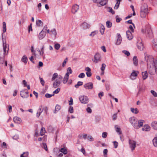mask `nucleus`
<instances>
[{
  "mask_svg": "<svg viewBox=\"0 0 157 157\" xmlns=\"http://www.w3.org/2000/svg\"><path fill=\"white\" fill-rule=\"evenodd\" d=\"M145 59L147 62L148 67H150L149 72L151 75L154 74L157 69V60H154L152 56H145Z\"/></svg>",
  "mask_w": 157,
  "mask_h": 157,
  "instance_id": "nucleus-1",
  "label": "nucleus"
},
{
  "mask_svg": "<svg viewBox=\"0 0 157 157\" xmlns=\"http://www.w3.org/2000/svg\"><path fill=\"white\" fill-rule=\"evenodd\" d=\"M148 13L147 5L143 4L141 7L140 16L142 18H145Z\"/></svg>",
  "mask_w": 157,
  "mask_h": 157,
  "instance_id": "nucleus-2",
  "label": "nucleus"
},
{
  "mask_svg": "<svg viewBox=\"0 0 157 157\" xmlns=\"http://www.w3.org/2000/svg\"><path fill=\"white\" fill-rule=\"evenodd\" d=\"M62 78L63 77L61 75L58 76V78L53 83V86L54 88H56L59 86Z\"/></svg>",
  "mask_w": 157,
  "mask_h": 157,
  "instance_id": "nucleus-3",
  "label": "nucleus"
},
{
  "mask_svg": "<svg viewBox=\"0 0 157 157\" xmlns=\"http://www.w3.org/2000/svg\"><path fill=\"white\" fill-rule=\"evenodd\" d=\"M79 99L81 103L83 104L87 103L89 101L88 98L85 96H81L79 97Z\"/></svg>",
  "mask_w": 157,
  "mask_h": 157,
  "instance_id": "nucleus-4",
  "label": "nucleus"
},
{
  "mask_svg": "<svg viewBox=\"0 0 157 157\" xmlns=\"http://www.w3.org/2000/svg\"><path fill=\"white\" fill-rule=\"evenodd\" d=\"M129 121L133 125L134 128H137V121L136 120L135 117H131L129 119Z\"/></svg>",
  "mask_w": 157,
  "mask_h": 157,
  "instance_id": "nucleus-5",
  "label": "nucleus"
},
{
  "mask_svg": "<svg viewBox=\"0 0 157 157\" xmlns=\"http://www.w3.org/2000/svg\"><path fill=\"white\" fill-rule=\"evenodd\" d=\"M129 143L130 145V147L131 148L132 151L135 149L136 147V142L133 140H129Z\"/></svg>",
  "mask_w": 157,
  "mask_h": 157,
  "instance_id": "nucleus-6",
  "label": "nucleus"
},
{
  "mask_svg": "<svg viewBox=\"0 0 157 157\" xmlns=\"http://www.w3.org/2000/svg\"><path fill=\"white\" fill-rule=\"evenodd\" d=\"M84 87L86 89L92 90L93 88V84L91 82H88L84 85Z\"/></svg>",
  "mask_w": 157,
  "mask_h": 157,
  "instance_id": "nucleus-7",
  "label": "nucleus"
},
{
  "mask_svg": "<svg viewBox=\"0 0 157 157\" xmlns=\"http://www.w3.org/2000/svg\"><path fill=\"white\" fill-rule=\"evenodd\" d=\"M101 57L100 54L98 53H97L94 56V62L95 63H97L98 62L101 61Z\"/></svg>",
  "mask_w": 157,
  "mask_h": 157,
  "instance_id": "nucleus-8",
  "label": "nucleus"
},
{
  "mask_svg": "<svg viewBox=\"0 0 157 157\" xmlns=\"http://www.w3.org/2000/svg\"><path fill=\"white\" fill-rule=\"evenodd\" d=\"M79 9V6L77 4L74 5L72 8L71 12L74 14H75L77 12Z\"/></svg>",
  "mask_w": 157,
  "mask_h": 157,
  "instance_id": "nucleus-9",
  "label": "nucleus"
},
{
  "mask_svg": "<svg viewBox=\"0 0 157 157\" xmlns=\"http://www.w3.org/2000/svg\"><path fill=\"white\" fill-rule=\"evenodd\" d=\"M137 46L138 48L140 51H142L144 49V46L141 41H140L137 42Z\"/></svg>",
  "mask_w": 157,
  "mask_h": 157,
  "instance_id": "nucleus-10",
  "label": "nucleus"
},
{
  "mask_svg": "<svg viewBox=\"0 0 157 157\" xmlns=\"http://www.w3.org/2000/svg\"><path fill=\"white\" fill-rule=\"evenodd\" d=\"M146 33L148 34L150 37H151L153 36L152 31L150 27L148 26V28L146 29Z\"/></svg>",
  "mask_w": 157,
  "mask_h": 157,
  "instance_id": "nucleus-11",
  "label": "nucleus"
},
{
  "mask_svg": "<svg viewBox=\"0 0 157 157\" xmlns=\"http://www.w3.org/2000/svg\"><path fill=\"white\" fill-rule=\"evenodd\" d=\"M46 34V32L42 30L39 35V38L40 40L42 39L44 37Z\"/></svg>",
  "mask_w": 157,
  "mask_h": 157,
  "instance_id": "nucleus-12",
  "label": "nucleus"
},
{
  "mask_svg": "<svg viewBox=\"0 0 157 157\" xmlns=\"http://www.w3.org/2000/svg\"><path fill=\"white\" fill-rule=\"evenodd\" d=\"M144 120H140L137 121V124H136L137 125V128H135L136 129H138L139 128L142 127L143 125V122H144Z\"/></svg>",
  "mask_w": 157,
  "mask_h": 157,
  "instance_id": "nucleus-13",
  "label": "nucleus"
},
{
  "mask_svg": "<svg viewBox=\"0 0 157 157\" xmlns=\"http://www.w3.org/2000/svg\"><path fill=\"white\" fill-rule=\"evenodd\" d=\"M3 43L4 52V54H5L6 53V48H7V51H8L9 50V45L8 44H6V42L4 43L3 40Z\"/></svg>",
  "mask_w": 157,
  "mask_h": 157,
  "instance_id": "nucleus-14",
  "label": "nucleus"
},
{
  "mask_svg": "<svg viewBox=\"0 0 157 157\" xmlns=\"http://www.w3.org/2000/svg\"><path fill=\"white\" fill-rule=\"evenodd\" d=\"M21 96L23 98H27L29 97L28 95L25 94V90H22L20 91Z\"/></svg>",
  "mask_w": 157,
  "mask_h": 157,
  "instance_id": "nucleus-15",
  "label": "nucleus"
},
{
  "mask_svg": "<svg viewBox=\"0 0 157 157\" xmlns=\"http://www.w3.org/2000/svg\"><path fill=\"white\" fill-rule=\"evenodd\" d=\"M81 26L83 28V29H86L89 28L90 27V25L87 23L85 22L82 24Z\"/></svg>",
  "mask_w": 157,
  "mask_h": 157,
  "instance_id": "nucleus-16",
  "label": "nucleus"
},
{
  "mask_svg": "<svg viewBox=\"0 0 157 157\" xmlns=\"http://www.w3.org/2000/svg\"><path fill=\"white\" fill-rule=\"evenodd\" d=\"M126 35L127 37L128 40H131L133 38L132 34L130 31L128 30L126 32Z\"/></svg>",
  "mask_w": 157,
  "mask_h": 157,
  "instance_id": "nucleus-17",
  "label": "nucleus"
},
{
  "mask_svg": "<svg viewBox=\"0 0 157 157\" xmlns=\"http://www.w3.org/2000/svg\"><path fill=\"white\" fill-rule=\"evenodd\" d=\"M153 47L155 50L157 51V39L153 40Z\"/></svg>",
  "mask_w": 157,
  "mask_h": 157,
  "instance_id": "nucleus-18",
  "label": "nucleus"
},
{
  "mask_svg": "<svg viewBox=\"0 0 157 157\" xmlns=\"http://www.w3.org/2000/svg\"><path fill=\"white\" fill-rule=\"evenodd\" d=\"M151 126L154 129L157 130V121H154L152 122Z\"/></svg>",
  "mask_w": 157,
  "mask_h": 157,
  "instance_id": "nucleus-19",
  "label": "nucleus"
},
{
  "mask_svg": "<svg viewBox=\"0 0 157 157\" xmlns=\"http://www.w3.org/2000/svg\"><path fill=\"white\" fill-rule=\"evenodd\" d=\"M68 78L69 75H68V73H66L63 79V82L64 84H65L67 82L68 80Z\"/></svg>",
  "mask_w": 157,
  "mask_h": 157,
  "instance_id": "nucleus-20",
  "label": "nucleus"
},
{
  "mask_svg": "<svg viewBox=\"0 0 157 157\" xmlns=\"http://www.w3.org/2000/svg\"><path fill=\"white\" fill-rule=\"evenodd\" d=\"M150 127L148 125H145L144 127L142 128V130L143 131H148L150 130Z\"/></svg>",
  "mask_w": 157,
  "mask_h": 157,
  "instance_id": "nucleus-21",
  "label": "nucleus"
},
{
  "mask_svg": "<svg viewBox=\"0 0 157 157\" xmlns=\"http://www.w3.org/2000/svg\"><path fill=\"white\" fill-rule=\"evenodd\" d=\"M13 120L14 122L15 123H18V121L20 122H21V119L17 117H14Z\"/></svg>",
  "mask_w": 157,
  "mask_h": 157,
  "instance_id": "nucleus-22",
  "label": "nucleus"
},
{
  "mask_svg": "<svg viewBox=\"0 0 157 157\" xmlns=\"http://www.w3.org/2000/svg\"><path fill=\"white\" fill-rule=\"evenodd\" d=\"M108 1V0H100L99 4L101 6H104L106 4Z\"/></svg>",
  "mask_w": 157,
  "mask_h": 157,
  "instance_id": "nucleus-23",
  "label": "nucleus"
},
{
  "mask_svg": "<svg viewBox=\"0 0 157 157\" xmlns=\"http://www.w3.org/2000/svg\"><path fill=\"white\" fill-rule=\"evenodd\" d=\"M133 61L134 64L136 66L138 65V61L137 57L136 56H134L133 58Z\"/></svg>",
  "mask_w": 157,
  "mask_h": 157,
  "instance_id": "nucleus-24",
  "label": "nucleus"
},
{
  "mask_svg": "<svg viewBox=\"0 0 157 157\" xmlns=\"http://www.w3.org/2000/svg\"><path fill=\"white\" fill-rule=\"evenodd\" d=\"M139 72L138 71H134L132 72L131 75V79H134V78H132L133 76V77H136L137 76Z\"/></svg>",
  "mask_w": 157,
  "mask_h": 157,
  "instance_id": "nucleus-25",
  "label": "nucleus"
},
{
  "mask_svg": "<svg viewBox=\"0 0 157 157\" xmlns=\"http://www.w3.org/2000/svg\"><path fill=\"white\" fill-rule=\"evenodd\" d=\"M117 1V3L114 7V9H117L119 7V5L120 3V2L122 0H116Z\"/></svg>",
  "mask_w": 157,
  "mask_h": 157,
  "instance_id": "nucleus-26",
  "label": "nucleus"
},
{
  "mask_svg": "<svg viewBox=\"0 0 157 157\" xmlns=\"http://www.w3.org/2000/svg\"><path fill=\"white\" fill-rule=\"evenodd\" d=\"M42 106H41L40 107L38 110V112L36 113V116L37 117H39L41 113L43 112V110H41V108Z\"/></svg>",
  "mask_w": 157,
  "mask_h": 157,
  "instance_id": "nucleus-27",
  "label": "nucleus"
},
{
  "mask_svg": "<svg viewBox=\"0 0 157 157\" xmlns=\"http://www.w3.org/2000/svg\"><path fill=\"white\" fill-rule=\"evenodd\" d=\"M142 76L143 80H145L147 77V71L142 72Z\"/></svg>",
  "mask_w": 157,
  "mask_h": 157,
  "instance_id": "nucleus-28",
  "label": "nucleus"
},
{
  "mask_svg": "<svg viewBox=\"0 0 157 157\" xmlns=\"http://www.w3.org/2000/svg\"><path fill=\"white\" fill-rule=\"evenodd\" d=\"M152 141L153 145L154 146L157 147V134L156 136L154 138Z\"/></svg>",
  "mask_w": 157,
  "mask_h": 157,
  "instance_id": "nucleus-29",
  "label": "nucleus"
},
{
  "mask_svg": "<svg viewBox=\"0 0 157 157\" xmlns=\"http://www.w3.org/2000/svg\"><path fill=\"white\" fill-rule=\"evenodd\" d=\"M130 109L131 111L133 113L137 114L139 112V111L137 108L135 109L134 108H131Z\"/></svg>",
  "mask_w": 157,
  "mask_h": 157,
  "instance_id": "nucleus-30",
  "label": "nucleus"
},
{
  "mask_svg": "<svg viewBox=\"0 0 157 157\" xmlns=\"http://www.w3.org/2000/svg\"><path fill=\"white\" fill-rule=\"evenodd\" d=\"M27 58L25 55H24L21 59V61L22 62L26 63L27 61Z\"/></svg>",
  "mask_w": 157,
  "mask_h": 157,
  "instance_id": "nucleus-31",
  "label": "nucleus"
},
{
  "mask_svg": "<svg viewBox=\"0 0 157 157\" xmlns=\"http://www.w3.org/2000/svg\"><path fill=\"white\" fill-rule=\"evenodd\" d=\"M58 74L57 73H54L52 76V77L51 79V80L52 81H54L56 78H58Z\"/></svg>",
  "mask_w": 157,
  "mask_h": 157,
  "instance_id": "nucleus-32",
  "label": "nucleus"
},
{
  "mask_svg": "<svg viewBox=\"0 0 157 157\" xmlns=\"http://www.w3.org/2000/svg\"><path fill=\"white\" fill-rule=\"evenodd\" d=\"M61 108V107L60 105H57L56 106L55 109L54 113H56V112H57L58 111H59V110H60Z\"/></svg>",
  "mask_w": 157,
  "mask_h": 157,
  "instance_id": "nucleus-33",
  "label": "nucleus"
},
{
  "mask_svg": "<svg viewBox=\"0 0 157 157\" xmlns=\"http://www.w3.org/2000/svg\"><path fill=\"white\" fill-rule=\"evenodd\" d=\"M36 25L38 26H41L42 25L43 22L40 20H38L36 21Z\"/></svg>",
  "mask_w": 157,
  "mask_h": 157,
  "instance_id": "nucleus-34",
  "label": "nucleus"
},
{
  "mask_svg": "<svg viewBox=\"0 0 157 157\" xmlns=\"http://www.w3.org/2000/svg\"><path fill=\"white\" fill-rule=\"evenodd\" d=\"M105 30V28L104 26L102 24H101V29L100 30V32L102 35L104 34Z\"/></svg>",
  "mask_w": 157,
  "mask_h": 157,
  "instance_id": "nucleus-35",
  "label": "nucleus"
},
{
  "mask_svg": "<svg viewBox=\"0 0 157 157\" xmlns=\"http://www.w3.org/2000/svg\"><path fill=\"white\" fill-rule=\"evenodd\" d=\"M45 132V130L44 128L42 127L40 130V134L41 136L43 135Z\"/></svg>",
  "mask_w": 157,
  "mask_h": 157,
  "instance_id": "nucleus-36",
  "label": "nucleus"
},
{
  "mask_svg": "<svg viewBox=\"0 0 157 157\" xmlns=\"http://www.w3.org/2000/svg\"><path fill=\"white\" fill-rule=\"evenodd\" d=\"M92 104H89L87 105L88 107L86 108V110L87 112L89 113H91L92 112V110L90 108L89 106H90Z\"/></svg>",
  "mask_w": 157,
  "mask_h": 157,
  "instance_id": "nucleus-37",
  "label": "nucleus"
},
{
  "mask_svg": "<svg viewBox=\"0 0 157 157\" xmlns=\"http://www.w3.org/2000/svg\"><path fill=\"white\" fill-rule=\"evenodd\" d=\"M107 11L113 14L115 13V12L113 10L111 7H108Z\"/></svg>",
  "mask_w": 157,
  "mask_h": 157,
  "instance_id": "nucleus-38",
  "label": "nucleus"
},
{
  "mask_svg": "<svg viewBox=\"0 0 157 157\" xmlns=\"http://www.w3.org/2000/svg\"><path fill=\"white\" fill-rule=\"evenodd\" d=\"M106 26L108 28L111 27L112 26V23L108 21L106 22Z\"/></svg>",
  "mask_w": 157,
  "mask_h": 157,
  "instance_id": "nucleus-39",
  "label": "nucleus"
},
{
  "mask_svg": "<svg viewBox=\"0 0 157 157\" xmlns=\"http://www.w3.org/2000/svg\"><path fill=\"white\" fill-rule=\"evenodd\" d=\"M60 151L61 152L63 153L64 154H66L67 152L66 149L63 148H61L60 149Z\"/></svg>",
  "mask_w": 157,
  "mask_h": 157,
  "instance_id": "nucleus-40",
  "label": "nucleus"
},
{
  "mask_svg": "<svg viewBox=\"0 0 157 157\" xmlns=\"http://www.w3.org/2000/svg\"><path fill=\"white\" fill-rule=\"evenodd\" d=\"M3 33H5L6 31V23L5 22H3Z\"/></svg>",
  "mask_w": 157,
  "mask_h": 157,
  "instance_id": "nucleus-41",
  "label": "nucleus"
},
{
  "mask_svg": "<svg viewBox=\"0 0 157 157\" xmlns=\"http://www.w3.org/2000/svg\"><path fill=\"white\" fill-rule=\"evenodd\" d=\"M29 155V153L28 152L23 153L21 155V157H27Z\"/></svg>",
  "mask_w": 157,
  "mask_h": 157,
  "instance_id": "nucleus-42",
  "label": "nucleus"
},
{
  "mask_svg": "<svg viewBox=\"0 0 157 157\" xmlns=\"http://www.w3.org/2000/svg\"><path fill=\"white\" fill-rule=\"evenodd\" d=\"M48 129L49 131L50 132H53L55 130L54 128L52 126H49Z\"/></svg>",
  "mask_w": 157,
  "mask_h": 157,
  "instance_id": "nucleus-43",
  "label": "nucleus"
},
{
  "mask_svg": "<svg viewBox=\"0 0 157 157\" xmlns=\"http://www.w3.org/2000/svg\"><path fill=\"white\" fill-rule=\"evenodd\" d=\"M83 84V82H82L79 81L78 82L77 84L75 85V87L78 88L79 86H82Z\"/></svg>",
  "mask_w": 157,
  "mask_h": 157,
  "instance_id": "nucleus-44",
  "label": "nucleus"
},
{
  "mask_svg": "<svg viewBox=\"0 0 157 157\" xmlns=\"http://www.w3.org/2000/svg\"><path fill=\"white\" fill-rule=\"evenodd\" d=\"M44 46L43 45L42 48L41 49V51L39 50V52H40V55H43L44 53Z\"/></svg>",
  "mask_w": 157,
  "mask_h": 157,
  "instance_id": "nucleus-45",
  "label": "nucleus"
},
{
  "mask_svg": "<svg viewBox=\"0 0 157 157\" xmlns=\"http://www.w3.org/2000/svg\"><path fill=\"white\" fill-rule=\"evenodd\" d=\"M115 128H116V132H118L119 134H121V131L120 128L118 127L117 126H115Z\"/></svg>",
  "mask_w": 157,
  "mask_h": 157,
  "instance_id": "nucleus-46",
  "label": "nucleus"
},
{
  "mask_svg": "<svg viewBox=\"0 0 157 157\" xmlns=\"http://www.w3.org/2000/svg\"><path fill=\"white\" fill-rule=\"evenodd\" d=\"M98 33L97 31H94L92 32L90 34V36H94L95 35L97 34Z\"/></svg>",
  "mask_w": 157,
  "mask_h": 157,
  "instance_id": "nucleus-47",
  "label": "nucleus"
},
{
  "mask_svg": "<svg viewBox=\"0 0 157 157\" xmlns=\"http://www.w3.org/2000/svg\"><path fill=\"white\" fill-rule=\"evenodd\" d=\"M87 134H86L83 135H80L78 136V137L80 138H81L82 137L84 139H86L87 137Z\"/></svg>",
  "mask_w": 157,
  "mask_h": 157,
  "instance_id": "nucleus-48",
  "label": "nucleus"
},
{
  "mask_svg": "<svg viewBox=\"0 0 157 157\" xmlns=\"http://www.w3.org/2000/svg\"><path fill=\"white\" fill-rule=\"evenodd\" d=\"M72 71L71 68L70 67H68L67 69V73H68V75H69V74L72 73Z\"/></svg>",
  "mask_w": 157,
  "mask_h": 157,
  "instance_id": "nucleus-49",
  "label": "nucleus"
},
{
  "mask_svg": "<svg viewBox=\"0 0 157 157\" xmlns=\"http://www.w3.org/2000/svg\"><path fill=\"white\" fill-rule=\"evenodd\" d=\"M60 47V45L59 44H56L54 45L55 48L56 50L59 49Z\"/></svg>",
  "mask_w": 157,
  "mask_h": 157,
  "instance_id": "nucleus-50",
  "label": "nucleus"
},
{
  "mask_svg": "<svg viewBox=\"0 0 157 157\" xmlns=\"http://www.w3.org/2000/svg\"><path fill=\"white\" fill-rule=\"evenodd\" d=\"M68 111L70 113H73L74 112L73 107L71 106H70L69 107Z\"/></svg>",
  "mask_w": 157,
  "mask_h": 157,
  "instance_id": "nucleus-51",
  "label": "nucleus"
},
{
  "mask_svg": "<svg viewBox=\"0 0 157 157\" xmlns=\"http://www.w3.org/2000/svg\"><path fill=\"white\" fill-rule=\"evenodd\" d=\"M151 94L154 96L155 97H157V94L155 91L153 90H151Z\"/></svg>",
  "mask_w": 157,
  "mask_h": 157,
  "instance_id": "nucleus-52",
  "label": "nucleus"
},
{
  "mask_svg": "<svg viewBox=\"0 0 157 157\" xmlns=\"http://www.w3.org/2000/svg\"><path fill=\"white\" fill-rule=\"evenodd\" d=\"M108 150L107 149H105L103 151L104 155L105 157H106L107 155Z\"/></svg>",
  "mask_w": 157,
  "mask_h": 157,
  "instance_id": "nucleus-53",
  "label": "nucleus"
},
{
  "mask_svg": "<svg viewBox=\"0 0 157 157\" xmlns=\"http://www.w3.org/2000/svg\"><path fill=\"white\" fill-rule=\"evenodd\" d=\"M54 95V94H45V96L46 98H50L52 97V96H53Z\"/></svg>",
  "mask_w": 157,
  "mask_h": 157,
  "instance_id": "nucleus-54",
  "label": "nucleus"
},
{
  "mask_svg": "<svg viewBox=\"0 0 157 157\" xmlns=\"http://www.w3.org/2000/svg\"><path fill=\"white\" fill-rule=\"evenodd\" d=\"M107 136V133L105 132H104L102 133V137L104 138H106Z\"/></svg>",
  "mask_w": 157,
  "mask_h": 157,
  "instance_id": "nucleus-55",
  "label": "nucleus"
},
{
  "mask_svg": "<svg viewBox=\"0 0 157 157\" xmlns=\"http://www.w3.org/2000/svg\"><path fill=\"white\" fill-rule=\"evenodd\" d=\"M87 139L90 141H93L94 140V138L91 136H88L87 137Z\"/></svg>",
  "mask_w": 157,
  "mask_h": 157,
  "instance_id": "nucleus-56",
  "label": "nucleus"
},
{
  "mask_svg": "<svg viewBox=\"0 0 157 157\" xmlns=\"http://www.w3.org/2000/svg\"><path fill=\"white\" fill-rule=\"evenodd\" d=\"M122 52L124 53L125 55H126L127 56H129L130 55L129 52L127 51L124 50Z\"/></svg>",
  "mask_w": 157,
  "mask_h": 157,
  "instance_id": "nucleus-57",
  "label": "nucleus"
},
{
  "mask_svg": "<svg viewBox=\"0 0 157 157\" xmlns=\"http://www.w3.org/2000/svg\"><path fill=\"white\" fill-rule=\"evenodd\" d=\"M40 82L42 86H44L45 83L44 81L42 78L40 77Z\"/></svg>",
  "mask_w": 157,
  "mask_h": 157,
  "instance_id": "nucleus-58",
  "label": "nucleus"
},
{
  "mask_svg": "<svg viewBox=\"0 0 157 157\" xmlns=\"http://www.w3.org/2000/svg\"><path fill=\"white\" fill-rule=\"evenodd\" d=\"M106 67V65L104 63H103L102 64L101 67V71H104L105 69V67Z\"/></svg>",
  "mask_w": 157,
  "mask_h": 157,
  "instance_id": "nucleus-59",
  "label": "nucleus"
},
{
  "mask_svg": "<svg viewBox=\"0 0 157 157\" xmlns=\"http://www.w3.org/2000/svg\"><path fill=\"white\" fill-rule=\"evenodd\" d=\"M98 97L100 98V99H101V97H102L104 95V93L103 92H100L98 94Z\"/></svg>",
  "mask_w": 157,
  "mask_h": 157,
  "instance_id": "nucleus-60",
  "label": "nucleus"
},
{
  "mask_svg": "<svg viewBox=\"0 0 157 157\" xmlns=\"http://www.w3.org/2000/svg\"><path fill=\"white\" fill-rule=\"evenodd\" d=\"M42 147L44 148V149L46 151L48 150V148L47 147V146L46 145V144L45 143H43V146Z\"/></svg>",
  "mask_w": 157,
  "mask_h": 157,
  "instance_id": "nucleus-61",
  "label": "nucleus"
},
{
  "mask_svg": "<svg viewBox=\"0 0 157 157\" xmlns=\"http://www.w3.org/2000/svg\"><path fill=\"white\" fill-rule=\"evenodd\" d=\"M85 76V74L83 73H81L78 76V77L79 78H83Z\"/></svg>",
  "mask_w": 157,
  "mask_h": 157,
  "instance_id": "nucleus-62",
  "label": "nucleus"
},
{
  "mask_svg": "<svg viewBox=\"0 0 157 157\" xmlns=\"http://www.w3.org/2000/svg\"><path fill=\"white\" fill-rule=\"evenodd\" d=\"M70 100L69 101V105H72L73 104V101L72 98H70Z\"/></svg>",
  "mask_w": 157,
  "mask_h": 157,
  "instance_id": "nucleus-63",
  "label": "nucleus"
},
{
  "mask_svg": "<svg viewBox=\"0 0 157 157\" xmlns=\"http://www.w3.org/2000/svg\"><path fill=\"white\" fill-rule=\"evenodd\" d=\"M121 39H117V41L116 43V44L117 45H119L121 43Z\"/></svg>",
  "mask_w": 157,
  "mask_h": 157,
  "instance_id": "nucleus-64",
  "label": "nucleus"
}]
</instances>
